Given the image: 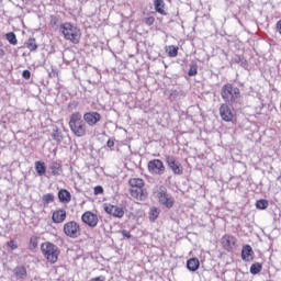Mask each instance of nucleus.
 Instances as JSON below:
<instances>
[{
    "label": "nucleus",
    "instance_id": "6",
    "mask_svg": "<svg viewBox=\"0 0 281 281\" xmlns=\"http://www.w3.org/2000/svg\"><path fill=\"white\" fill-rule=\"evenodd\" d=\"M158 200L161 205H165L167 210H170L175 206V198H172L171 194L168 193V189L166 187L161 186L158 191Z\"/></svg>",
    "mask_w": 281,
    "mask_h": 281
},
{
    "label": "nucleus",
    "instance_id": "15",
    "mask_svg": "<svg viewBox=\"0 0 281 281\" xmlns=\"http://www.w3.org/2000/svg\"><path fill=\"white\" fill-rule=\"evenodd\" d=\"M222 245L224 249L229 251V249H233V247L236 245V238L232 235H224L222 237Z\"/></svg>",
    "mask_w": 281,
    "mask_h": 281
},
{
    "label": "nucleus",
    "instance_id": "32",
    "mask_svg": "<svg viewBox=\"0 0 281 281\" xmlns=\"http://www.w3.org/2000/svg\"><path fill=\"white\" fill-rule=\"evenodd\" d=\"M42 201L44 205H49V203H54V194L47 193L42 196Z\"/></svg>",
    "mask_w": 281,
    "mask_h": 281
},
{
    "label": "nucleus",
    "instance_id": "17",
    "mask_svg": "<svg viewBox=\"0 0 281 281\" xmlns=\"http://www.w3.org/2000/svg\"><path fill=\"white\" fill-rule=\"evenodd\" d=\"M57 196L59 199V203H71V192H69L67 189H60Z\"/></svg>",
    "mask_w": 281,
    "mask_h": 281
},
{
    "label": "nucleus",
    "instance_id": "31",
    "mask_svg": "<svg viewBox=\"0 0 281 281\" xmlns=\"http://www.w3.org/2000/svg\"><path fill=\"white\" fill-rule=\"evenodd\" d=\"M257 210H267L269 207V201L267 200H258L256 202Z\"/></svg>",
    "mask_w": 281,
    "mask_h": 281
},
{
    "label": "nucleus",
    "instance_id": "27",
    "mask_svg": "<svg viewBox=\"0 0 281 281\" xmlns=\"http://www.w3.org/2000/svg\"><path fill=\"white\" fill-rule=\"evenodd\" d=\"M5 38L10 43V45H18L19 43V40H16V34H14V32L7 33Z\"/></svg>",
    "mask_w": 281,
    "mask_h": 281
},
{
    "label": "nucleus",
    "instance_id": "36",
    "mask_svg": "<svg viewBox=\"0 0 281 281\" xmlns=\"http://www.w3.org/2000/svg\"><path fill=\"white\" fill-rule=\"evenodd\" d=\"M104 194V188L102 186L94 187V195Z\"/></svg>",
    "mask_w": 281,
    "mask_h": 281
},
{
    "label": "nucleus",
    "instance_id": "4",
    "mask_svg": "<svg viewBox=\"0 0 281 281\" xmlns=\"http://www.w3.org/2000/svg\"><path fill=\"white\" fill-rule=\"evenodd\" d=\"M41 251L46 258L47 262L50 265H56L58 262V256H60V248L53 244L52 241H45L41 245Z\"/></svg>",
    "mask_w": 281,
    "mask_h": 281
},
{
    "label": "nucleus",
    "instance_id": "25",
    "mask_svg": "<svg viewBox=\"0 0 281 281\" xmlns=\"http://www.w3.org/2000/svg\"><path fill=\"white\" fill-rule=\"evenodd\" d=\"M260 271H262V263L256 262L250 266V273L252 276H258V273H260Z\"/></svg>",
    "mask_w": 281,
    "mask_h": 281
},
{
    "label": "nucleus",
    "instance_id": "11",
    "mask_svg": "<svg viewBox=\"0 0 281 281\" xmlns=\"http://www.w3.org/2000/svg\"><path fill=\"white\" fill-rule=\"evenodd\" d=\"M102 121V115L99 112L91 111L86 112L83 114V122L88 124V126H95L98 122Z\"/></svg>",
    "mask_w": 281,
    "mask_h": 281
},
{
    "label": "nucleus",
    "instance_id": "21",
    "mask_svg": "<svg viewBox=\"0 0 281 281\" xmlns=\"http://www.w3.org/2000/svg\"><path fill=\"white\" fill-rule=\"evenodd\" d=\"M14 276L18 280H24L27 277V269L23 266L16 267L14 269Z\"/></svg>",
    "mask_w": 281,
    "mask_h": 281
},
{
    "label": "nucleus",
    "instance_id": "7",
    "mask_svg": "<svg viewBox=\"0 0 281 281\" xmlns=\"http://www.w3.org/2000/svg\"><path fill=\"white\" fill-rule=\"evenodd\" d=\"M147 170L150 175L161 177V175H166V165L161 159H151L147 164Z\"/></svg>",
    "mask_w": 281,
    "mask_h": 281
},
{
    "label": "nucleus",
    "instance_id": "24",
    "mask_svg": "<svg viewBox=\"0 0 281 281\" xmlns=\"http://www.w3.org/2000/svg\"><path fill=\"white\" fill-rule=\"evenodd\" d=\"M234 61L240 67H243L244 69H247L248 67L247 59H245L244 56H240V55L235 56Z\"/></svg>",
    "mask_w": 281,
    "mask_h": 281
},
{
    "label": "nucleus",
    "instance_id": "18",
    "mask_svg": "<svg viewBox=\"0 0 281 281\" xmlns=\"http://www.w3.org/2000/svg\"><path fill=\"white\" fill-rule=\"evenodd\" d=\"M199 267H201V261H199V258L193 257L189 260H187V269L191 272L199 271Z\"/></svg>",
    "mask_w": 281,
    "mask_h": 281
},
{
    "label": "nucleus",
    "instance_id": "23",
    "mask_svg": "<svg viewBox=\"0 0 281 281\" xmlns=\"http://www.w3.org/2000/svg\"><path fill=\"white\" fill-rule=\"evenodd\" d=\"M52 138L55 142H63L64 137H63V132H60V130L58 128V126H54L53 127V133H52Z\"/></svg>",
    "mask_w": 281,
    "mask_h": 281
},
{
    "label": "nucleus",
    "instance_id": "35",
    "mask_svg": "<svg viewBox=\"0 0 281 281\" xmlns=\"http://www.w3.org/2000/svg\"><path fill=\"white\" fill-rule=\"evenodd\" d=\"M143 23L145 25H153V23H155V16L144 18Z\"/></svg>",
    "mask_w": 281,
    "mask_h": 281
},
{
    "label": "nucleus",
    "instance_id": "14",
    "mask_svg": "<svg viewBox=\"0 0 281 281\" xmlns=\"http://www.w3.org/2000/svg\"><path fill=\"white\" fill-rule=\"evenodd\" d=\"M67 218V211L59 209L53 212L52 221L53 223H65Z\"/></svg>",
    "mask_w": 281,
    "mask_h": 281
},
{
    "label": "nucleus",
    "instance_id": "30",
    "mask_svg": "<svg viewBox=\"0 0 281 281\" xmlns=\"http://www.w3.org/2000/svg\"><path fill=\"white\" fill-rule=\"evenodd\" d=\"M196 74H199V66L193 63V64L190 65V69L188 71V76L190 78H192V77L196 76Z\"/></svg>",
    "mask_w": 281,
    "mask_h": 281
},
{
    "label": "nucleus",
    "instance_id": "19",
    "mask_svg": "<svg viewBox=\"0 0 281 281\" xmlns=\"http://www.w3.org/2000/svg\"><path fill=\"white\" fill-rule=\"evenodd\" d=\"M154 9L158 14L166 16V2L164 0H155L154 1Z\"/></svg>",
    "mask_w": 281,
    "mask_h": 281
},
{
    "label": "nucleus",
    "instance_id": "40",
    "mask_svg": "<svg viewBox=\"0 0 281 281\" xmlns=\"http://www.w3.org/2000/svg\"><path fill=\"white\" fill-rule=\"evenodd\" d=\"M123 238H132V235H131V232L126 231V229H123L121 232Z\"/></svg>",
    "mask_w": 281,
    "mask_h": 281
},
{
    "label": "nucleus",
    "instance_id": "37",
    "mask_svg": "<svg viewBox=\"0 0 281 281\" xmlns=\"http://www.w3.org/2000/svg\"><path fill=\"white\" fill-rule=\"evenodd\" d=\"M58 21H59V19H58V16H52L50 18V25H52V27H58Z\"/></svg>",
    "mask_w": 281,
    "mask_h": 281
},
{
    "label": "nucleus",
    "instance_id": "42",
    "mask_svg": "<svg viewBox=\"0 0 281 281\" xmlns=\"http://www.w3.org/2000/svg\"><path fill=\"white\" fill-rule=\"evenodd\" d=\"M3 56H5V50L0 46V58H3Z\"/></svg>",
    "mask_w": 281,
    "mask_h": 281
},
{
    "label": "nucleus",
    "instance_id": "33",
    "mask_svg": "<svg viewBox=\"0 0 281 281\" xmlns=\"http://www.w3.org/2000/svg\"><path fill=\"white\" fill-rule=\"evenodd\" d=\"M30 247L31 249H36V247H38V237L36 236L31 237Z\"/></svg>",
    "mask_w": 281,
    "mask_h": 281
},
{
    "label": "nucleus",
    "instance_id": "10",
    "mask_svg": "<svg viewBox=\"0 0 281 281\" xmlns=\"http://www.w3.org/2000/svg\"><path fill=\"white\" fill-rule=\"evenodd\" d=\"M81 221L85 223V225H88V227H98V223H100V218L98 217V214L87 211L81 215Z\"/></svg>",
    "mask_w": 281,
    "mask_h": 281
},
{
    "label": "nucleus",
    "instance_id": "34",
    "mask_svg": "<svg viewBox=\"0 0 281 281\" xmlns=\"http://www.w3.org/2000/svg\"><path fill=\"white\" fill-rule=\"evenodd\" d=\"M7 247H9V249H12V251H14L15 249H19V245L16 244V240H9L7 243Z\"/></svg>",
    "mask_w": 281,
    "mask_h": 281
},
{
    "label": "nucleus",
    "instance_id": "29",
    "mask_svg": "<svg viewBox=\"0 0 281 281\" xmlns=\"http://www.w3.org/2000/svg\"><path fill=\"white\" fill-rule=\"evenodd\" d=\"M26 47L30 49V52H36V49H38V45H36V38H29Z\"/></svg>",
    "mask_w": 281,
    "mask_h": 281
},
{
    "label": "nucleus",
    "instance_id": "2",
    "mask_svg": "<svg viewBox=\"0 0 281 281\" xmlns=\"http://www.w3.org/2000/svg\"><path fill=\"white\" fill-rule=\"evenodd\" d=\"M128 184L131 186L130 192L133 199H136V201H146L148 199V191L144 189V179L132 178L128 180Z\"/></svg>",
    "mask_w": 281,
    "mask_h": 281
},
{
    "label": "nucleus",
    "instance_id": "28",
    "mask_svg": "<svg viewBox=\"0 0 281 281\" xmlns=\"http://www.w3.org/2000/svg\"><path fill=\"white\" fill-rule=\"evenodd\" d=\"M157 218H159V209L151 207L149 211V221L151 223H155V221H157Z\"/></svg>",
    "mask_w": 281,
    "mask_h": 281
},
{
    "label": "nucleus",
    "instance_id": "26",
    "mask_svg": "<svg viewBox=\"0 0 281 281\" xmlns=\"http://www.w3.org/2000/svg\"><path fill=\"white\" fill-rule=\"evenodd\" d=\"M167 53H168V56H170V58H177V56L179 54V47L175 46V45H170L167 48Z\"/></svg>",
    "mask_w": 281,
    "mask_h": 281
},
{
    "label": "nucleus",
    "instance_id": "41",
    "mask_svg": "<svg viewBox=\"0 0 281 281\" xmlns=\"http://www.w3.org/2000/svg\"><path fill=\"white\" fill-rule=\"evenodd\" d=\"M277 30H278L279 34H281V20H279L277 22Z\"/></svg>",
    "mask_w": 281,
    "mask_h": 281
},
{
    "label": "nucleus",
    "instance_id": "39",
    "mask_svg": "<svg viewBox=\"0 0 281 281\" xmlns=\"http://www.w3.org/2000/svg\"><path fill=\"white\" fill-rule=\"evenodd\" d=\"M114 146H115V140L114 139H109L106 142V147L110 148V150H113Z\"/></svg>",
    "mask_w": 281,
    "mask_h": 281
},
{
    "label": "nucleus",
    "instance_id": "20",
    "mask_svg": "<svg viewBox=\"0 0 281 281\" xmlns=\"http://www.w3.org/2000/svg\"><path fill=\"white\" fill-rule=\"evenodd\" d=\"M49 170H52L53 177H59L63 172V166H60V162L53 161L49 164Z\"/></svg>",
    "mask_w": 281,
    "mask_h": 281
},
{
    "label": "nucleus",
    "instance_id": "38",
    "mask_svg": "<svg viewBox=\"0 0 281 281\" xmlns=\"http://www.w3.org/2000/svg\"><path fill=\"white\" fill-rule=\"evenodd\" d=\"M22 77L24 78V80H30V78H32V72L27 69L23 70Z\"/></svg>",
    "mask_w": 281,
    "mask_h": 281
},
{
    "label": "nucleus",
    "instance_id": "12",
    "mask_svg": "<svg viewBox=\"0 0 281 281\" xmlns=\"http://www.w3.org/2000/svg\"><path fill=\"white\" fill-rule=\"evenodd\" d=\"M220 116L224 122H234V111L232 110V105L223 103L220 106Z\"/></svg>",
    "mask_w": 281,
    "mask_h": 281
},
{
    "label": "nucleus",
    "instance_id": "3",
    "mask_svg": "<svg viewBox=\"0 0 281 281\" xmlns=\"http://www.w3.org/2000/svg\"><path fill=\"white\" fill-rule=\"evenodd\" d=\"M69 128L76 137H85L87 135V124L82 121L80 112H75L70 115Z\"/></svg>",
    "mask_w": 281,
    "mask_h": 281
},
{
    "label": "nucleus",
    "instance_id": "16",
    "mask_svg": "<svg viewBox=\"0 0 281 281\" xmlns=\"http://www.w3.org/2000/svg\"><path fill=\"white\" fill-rule=\"evenodd\" d=\"M241 260L245 262H250V260H254V248H251L249 245H245L241 249Z\"/></svg>",
    "mask_w": 281,
    "mask_h": 281
},
{
    "label": "nucleus",
    "instance_id": "8",
    "mask_svg": "<svg viewBox=\"0 0 281 281\" xmlns=\"http://www.w3.org/2000/svg\"><path fill=\"white\" fill-rule=\"evenodd\" d=\"M80 224L76 221H70L64 224V233L69 238H78V236H80Z\"/></svg>",
    "mask_w": 281,
    "mask_h": 281
},
{
    "label": "nucleus",
    "instance_id": "13",
    "mask_svg": "<svg viewBox=\"0 0 281 281\" xmlns=\"http://www.w3.org/2000/svg\"><path fill=\"white\" fill-rule=\"evenodd\" d=\"M103 210L110 216H114V218H123L124 217V209L120 206H115L113 204H104Z\"/></svg>",
    "mask_w": 281,
    "mask_h": 281
},
{
    "label": "nucleus",
    "instance_id": "9",
    "mask_svg": "<svg viewBox=\"0 0 281 281\" xmlns=\"http://www.w3.org/2000/svg\"><path fill=\"white\" fill-rule=\"evenodd\" d=\"M165 161L173 175H183V167H181V162H179L175 156L167 155Z\"/></svg>",
    "mask_w": 281,
    "mask_h": 281
},
{
    "label": "nucleus",
    "instance_id": "5",
    "mask_svg": "<svg viewBox=\"0 0 281 281\" xmlns=\"http://www.w3.org/2000/svg\"><path fill=\"white\" fill-rule=\"evenodd\" d=\"M59 32L64 35L66 41H70L71 43H75V45L80 43V30L78 26H74V24L66 22L60 24Z\"/></svg>",
    "mask_w": 281,
    "mask_h": 281
},
{
    "label": "nucleus",
    "instance_id": "1",
    "mask_svg": "<svg viewBox=\"0 0 281 281\" xmlns=\"http://www.w3.org/2000/svg\"><path fill=\"white\" fill-rule=\"evenodd\" d=\"M221 97L224 100V104H228L234 108L236 104H240L243 97L240 95V89L234 87L232 83H226L221 89Z\"/></svg>",
    "mask_w": 281,
    "mask_h": 281
},
{
    "label": "nucleus",
    "instance_id": "22",
    "mask_svg": "<svg viewBox=\"0 0 281 281\" xmlns=\"http://www.w3.org/2000/svg\"><path fill=\"white\" fill-rule=\"evenodd\" d=\"M35 170L38 177H43L47 172V166L41 160L35 161Z\"/></svg>",
    "mask_w": 281,
    "mask_h": 281
}]
</instances>
